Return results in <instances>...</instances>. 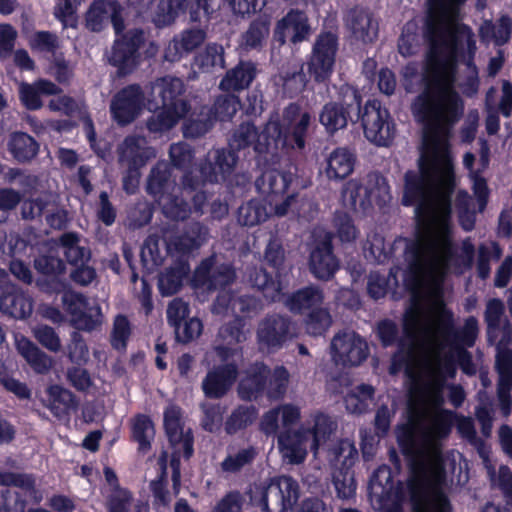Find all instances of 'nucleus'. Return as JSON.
Here are the masks:
<instances>
[{"mask_svg":"<svg viewBox=\"0 0 512 512\" xmlns=\"http://www.w3.org/2000/svg\"><path fill=\"white\" fill-rule=\"evenodd\" d=\"M418 171L405 174L402 203L415 205L416 232L405 240L407 269L404 282L413 292L404 316L405 339L394 355L390 373L404 369L410 425L399 430L415 446L441 449L451 433L454 414L441 408L443 389L456 374L455 362L467 375L477 371L464 347L452 343L449 315L444 311L442 281L449 271L471 268L475 254L470 238L454 245L450 195L454 186L452 162H418Z\"/></svg>","mask_w":512,"mask_h":512,"instance_id":"obj_1","label":"nucleus"},{"mask_svg":"<svg viewBox=\"0 0 512 512\" xmlns=\"http://www.w3.org/2000/svg\"><path fill=\"white\" fill-rule=\"evenodd\" d=\"M312 116L296 103H291L279 112L271 113L261 131L253 124L244 123L232 135L229 146L232 150L252 147L259 155L275 154L279 146L303 149Z\"/></svg>","mask_w":512,"mask_h":512,"instance_id":"obj_2","label":"nucleus"},{"mask_svg":"<svg viewBox=\"0 0 512 512\" xmlns=\"http://www.w3.org/2000/svg\"><path fill=\"white\" fill-rule=\"evenodd\" d=\"M402 452L410 458L411 477L409 489L413 511L439 512L440 509L451 512L443 487L447 481L445 465L448 459L442 456V448L432 451L430 447L415 446L411 440L403 438Z\"/></svg>","mask_w":512,"mask_h":512,"instance_id":"obj_3","label":"nucleus"},{"mask_svg":"<svg viewBox=\"0 0 512 512\" xmlns=\"http://www.w3.org/2000/svg\"><path fill=\"white\" fill-rule=\"evenodd\" d=\"M199 173L194 169L183 178V186H177L171 179L170 168L165 162H158L151 170L147 191L161 206L163 213L173 220H185L192 212L202 215L207 197L203 192H197L193 195V210L180 198L179 195H190L192 190L196 189L197 177Z\"/></svg>","mask_w":512,"mask_h":512,"instance_id":"obj_4","label":"nucleus"},{"mask_svg":"<svg viewBox=\"0 0 512 512\" xmlns=\"http://www.w3.org/2000/svg\"><path fill=\"white\" fill-rule=\"evenodd\" d=\"M504 304L499 299L487 302L485 321L490 342L496 344V370L498 372V400L502 413L508 416L511 411L510 392L512 390V350L507 344L512 337V328L507 320L503 319Z\"/></svg>","mask_w":512,"mask_h":512,"instance_id":"obj_5","label":"nucleus"},{"mask_svg":"<svg viewBox=\"0 0 512 512\" xmlns=\"http://www.w3.org/2000/svg\"><path fill=\"white\" fill-rule=\"evenodd\" d=\"M336 423L328 415L316 412L296 429L281 431L277 436V445L284 461L289 464H302L309 451L315 455L336 431Z\"/></svg>","mask_w":512,"mask_h":512,"instance_id":"obj_6","label":"nucleus"},{"mask_svg":"<svg viewBox=\"0 0 512 512\" xmlns=\"http://www.w3.org/2000/svg\"><path fill=\"white\" fill-rule=\"evenodd\" d=\"M258 306L257 300L251 296L234 298L229 291L222 290L213 305V312L219 315L235 316V319L233 323L220 329L219 336L225 345L217 346L207 357L215 355L219 360L225 362L238 355L239 350L231 347V345L246 340V334L243 330L244 322L241 315L256 311Z\"/></svg>","mask_w":512,"mask_h":512,"instance_id":"obj_7","label":"nucleus"},{"mask_svg":"<svg viewBox=\"0 0 512 512\" xmlns=\"http://www.w3.org/2000/svg\"><path fill=\"white\" fill-rule=\"evenodd\" d=\"M185 91L181 79L165 76L151 85V92L161 99V110L151 116L146 123L151 133H164L175 127L190 110L188 102L182 97Z\"/></svg>","mask_w":512,"mask_h":512,"instance_id":"obj_8","label":"nucleus"},{"mask_svg":"<svg viewBox=\"0 0 512 512\" xmlns=\"http://www.w3.org/2000/svg\"><path fill=\"white\" fill-rule=\"evenodd\" d=\"M361 124L366 139L377 145H390L395 136V125L389 111L378 100H369L361 111Z\"/></svg>","mask_w":512,"mask_h":512,"instance_id":"obj_9","label":"nucleus"},{"mask_svg":"<svg viewBox=\"0 0 512 512\" xmlns=\"http://www.w3.org/2000/svg\"><path fill=\"white\" fill-rule=\"evenodd\" d=\"M337 51L338 38L334 33L323 32L316 37L307 62L308 73L316 82H325L331 77Z\"/></svg>","mask_w":512,"mask_h":512,"instance_id":"obj_10","label":"nucleus"},{"mask_svg":"<svg viewBox=\"0 0 512 512\" xmlns=\"http://www.w3.org/2000/svg\"><path fill=\"white\" fill-rule=\"evenodd\" d=\"M369 495L376 509L385 512H402L400 502L403 499L402 488L395 486L389 466H380L369 483Z\"/></svg>","mask_w":512,"mask_h":512,"instance_id":"obj_11","label":"nucleus"},{"mask_svg":"<svg viewBox=\"0 0 512 512\" xmlns=\"http://www.w3.org/2000/svg\"><path fill=\"white\" fill-rule=\"evenodd\" d=\"M62 302L76 329L90 332L103 324L104 315L96 301L90 302L81 294L65 291Z\"/></svg>","mask_w":512,"mask_h":512,"instance_id":"obj_12","label":"nucleus"},{"mask_svg":"<svg viewBox=\"0 0 512 512\" xmlns=\"http://www.w3.org/2000/svg\"><path fill=\"white\" fill-rule=\"evenodd\" d=\"M145 96L137 84L129 85L117 92L111 100L112 118L121 126L138 118L145 108Z\"/></svg>","mask_w":512,"mask_h":512,"instance_id":"obj_13","label":"nucleus"},{"mask_svg":"<svg viewBox=\"0 0 512 512\" xmlns=\"http://www.w3.org/2000/svg\"><path fill=\"white\" fill-rule=\"evenodd\" d=\"M144 44L142 30L133 29L118 37L109 55V62L121 75L130 73L138 64V50Z\"/></svg>","mask_w":512,"mask_h":512,"instance_id":"obj_14","label":"nucleus"},{"mask_svg":"<svg viewBox=\"0 0 512 512\" xmlns=\"http://www.w3.org/2000/svg\"><path fill=\"white\" fill-rule=\"evenodd\" d=\"M298 499V484L289 476L273 479L262 497V506L266 512H286Z\"/></svg>","mask_w":512,"mask_h":512,"instance_id":"obj_15","label":"nucleus"},{"mask_svg":"<svg viewBox=\"0 0 512 512\" xmlns=\"http://www.w3.org/2000/svg\"><path fill=\"white\" fill-rule=\"evenodd\" d=\"M368 345L355 332L337 334L331 341V355L336 364L356 366L368 356Z\"/></svg>","mask_w":512,"mask_h":512,"instance_id":"obj_16","label":"nucleus"},{"mask_svg":"<svg viewBox=\"0 0 512 512\" xmlns=\"http://www.w3.org/2000/svg\"><path fill=\"white\" fill-rule=\"evenodd\" d=\"M236 163L237 156L233 151L224 149L209 151L204 162L195 168L199 173V176H196V185L226 179L233 172Z\"/></svg>","mask_w":512,"mask_h":512,"instance_id":"obj_17","label":"nucleus"},{"mask_svg":"<svg viewBox=\"0 0 512 512\" xmlns=\"http://www.w3.org/2000/svg\"><path fill=\"white\" fill-rule=\"evenodd\" d=\"M295 334L294 325L287 318L279 315L264 319L257 331L260 348L268 351L282 347Z\"/></svg>","mask_w":512,"mask_h":512,"instance_id":"obj_18","label":"nucleus"},{"mask_svg":"<svg viewBox=\"0 0 512 512\" xmlns=\"http://www.w3.org/2000/svg\"><path fill=\"white\" fill-rule=\"evenodd\" d=\"M311 33L307 15L297 9L290 10L280 19L274 29V39L284 44L287 39L299 43L307 39Z\"/></svg>","mask_w":512,"mask_h":512,"instance_id":"obj_19","label":"nucleus"},{"mask_svg":"<svg viewBox=\"0 0 512 512\" xmlns=\"http://www.w3.org/2000/svg\"><path fill=\"white\" fill-rule=\"evenodd\" d=\"M119 161L127 169H139L156 157V151L143 136L130 135L119 146Z\"/></svg>","mask_w":512,"mask_h":512,"instance_id":"obj_20","label":"nucleus"},{"mask_svg":"<svg viewBox=\"0 0 512 512\" xmlns=\"http://www.w3.org/2000/svg\"><path fill=\"white\" fill-rule=\"evenodd\" d=\"M164 426L166 434L175 454L189 458L193 454V438L191 431H184L181 423V412L176 406L168 407L164 412Z\"/></svg>","mask_w":512,"mask_h":512,"instance_id":"obj_21","label":"nucleus"},{"mask_svg":"<svg viewBox=\"0 0 512 512\" xmlns=\"http://www.w3.org/2000/svg\"><path fill=\"white\" fill-rule=\"evenodd\" d=\"M301 419V408L297 405L286 403L278 405L265 412L261 418L260 428L268 436L280 433L283 430L292 429Z\"/></svg>","mask_w":512,"mask_h":512,"instance_id":"obj_22","label":"nucleus"},{"mask_svg":"<svg viewBox=\"0 0 512 512\" xmlns=\"http://www.w3.org/2000/svg\"><path fill=\"white\" fill-rule=\"evenodd\" d=\"M120 6L112 0L94 1L86 14V25L92 31H101L110 21L118 34L123 29Z\"/></svg>","mask_w":512,"mask_h":512,"instance_id":"obj_23","label":"nucleus"},{"mask_svg":"<svg viewBox=\"0 0 512 512\" xmlns=\"http://www.w3.org/2000/svg\"><path fill=\"white\" fill-rule=\"evenodd\" d=\"M234 278L235 273L230 266L221 265L214 268V259L208 258L197 267L192 282L196 288L211 290L228 285Z\"/></svg>","mask_w":512,"mask_h":512,"instance_id":"obj_24","label":"nucleus"},{"mask_svg":"<svg viewBox=\"0 0 512 512\" xmlns=\"http://www.w3.org/2000/svg\"><path fill=\"white\" fill-rule=\"evenodd\" d=\"M309 267L311 273L321 280H328L338 269V262L332 253L331 242L328 236H325L311 250Z\"/></svg>","mask_w":512,"mask_h":512,"instance_id":"obj_25","label":"nucleus"},{"mask_svg":"<svg viewBox=\"0 0 512 512\" xmlns=\"http://www.w3.org/2000/svg\"><path fill=\"white\" fill-rule=\"evenodd\" d=\"M205 39L206 32L202 29L184 30L169 42L164 52V58L169 62L178 61L199 47Z\"/></svg>","mask_w":512,"mask_h":512,"instance_id":"obj_26","label":"nucleus"},{"mask_svg":"<svg viewBox=\"0 0 512 512\" xmlns=\"http://www.w3.org/2000/svg\"><path fill=\"white\" fill-rule=\"evenodd\" d=\"M480 159L477 163V169L473 168L475 155L468 152L464 155L463 164L469 170L473 182V190L478 198L479 207L482 210L486 204L487 186L485 180L479 175L481 170L487 168L489 164V146L485 140H480Z\"/></svg>","mask_w":512,"mask_h":512,"instance_id":"obj_27","label":"nucleus"},{"mask_svg":"<svg viewBox=\"0 0 512 512\" xmlns=\"http://www.w3.org/2000/svg\"><path fill=\"white\" fill-rule=\"evenodd\" d=\"M236 376L237 366L231 363L208 372L202 382L205 395L210 398L223 396L234 383Z\"/></svg>","mask_w":512,"mask_h":512,"instance_id":"obj_28","label":"nucleus"},{"mask_svg":"<svg viewBox=\"0 0 512 512\" xmlns=\"http://www.w3.org/2000/svg\"><path fill=\"white\" fill-rule=\"evenodd\" d=\"M355 154L345 147L334 149L325 159L324 173L329 180L340 181L354 170Z\"/></svg>","mask_w":512,"mask_h":512,"instance_id":"obj_29","label":"nucleus"},{"mask_svg":"<svg viewBox=\"0 0 512 512\" xmlns=\"http://www.w3.org/2000/svg\"><path fill=\"white\" fill-rule=\"evenodd\" d=\"M346 25L352 36L363 43H370L377 37V23L373 20L372 16L364 10H351L347 15Z\"/></svg>","mask_w":512,"mask_h":512,"instance_id":"obj_30","label":"nucleus"},{"mask_svg":"<svg viewBox=\"0 0 512 512\" xmlns=\"http://www.w3.org/2000/svg\"><path fill=\"white\" fill-rule=\"evenodd\" d=\"M270 371L263 363L250 366L239 383L238 393L242 399L252 400L265 390Z\"/></svg>","mask_w":512,"mask_h":512,"instance_id":"obj_31","label":"nucleus"},{"mask_svg":"<svg viewBox=\"0 0 512 512\" xmlns=\"http://www.w3.org/2000/svg\"><path fill=\"white\" fill-rule=\"evenodd\" d=\"M60 88L46 79H39L32 84H19V97L23 105L29 110H37L42 107L41 95H56Z\"/></svg>","mask_w":512,"mask_h":512,"instance_id":"obj_32","label":"nucleus"},{"mask_svg":"<svg viewBox=\"0 0 512 512\" xmlns=\"http://www.w3.org/2000/svg\"><path fill=\"white\" fill-rule=\"evenodd\" d=\"M15 345L19 354L35 372L43 374L48 372L53 366V359L28 338L16 335Z\"/></svg>","mask_w":512,"mask_h":512,"instance_id":"obj_33","label":"nucleus"},{"mask_svg":"<svg viewBox=\"0 0 512 512\" xmlns=\"http://www.w3.org/2000/svg\"><path fill=\"white\" fill-rule=\"evenodd\" d=\"M358 459L354 442L343 439L333 444L328 450L327 460L331 471L350 470Z\"/></svg>","mask_w":512,"mask_h":512,"instance_id":"obj_34","label":"nucleus"},{"mask_svg":"<svg viewBox=\"0 0 512 512\" xmlns=\"http://www.w3.org/2000/svg\"><path fill=\"white\" fill-rule=\"evenodd\" d=\"M46 393L45 405L59 419L67 417L72 409L77 408V402L73 393L59 385L48 387Z\"/></svg>","mask_w":512,"mask_h":512,"instance_id":"obj_35","label":"nucleus"},{"mask_svg":"<svg viewBox=\"0 0 512 512\" xmlns=\"http://www.w3.org/2000/svg\"><path fill=\"white\" fill-rule=\"evenodd\" d=\"M323 300L322 290L316 286H308L289 296L285 301V305L294 313H303L307 310H315L323 303Z\"/></svg>","mask_w":512,"mask_h":512,"instance_id":"obj_36","label":"nucleus"},{"mask_svg":"<svg viewBox=\"0 0 512 512\" xmlns=\"http://www.w3.org/2000/svg\"><path fill=\"white\" fill-rule=\"evenodd\" d=\"M341 199L346 208L354 211H365L370 207L368 188L358 179H351L345 183Z\"/></svg>","mask_w":512,"mask_h":512,"instance_id":"obj_37","label":"nucleus"},{"mask_svg":"<svg viewBox=\"0 0 512 512\" xmlns=\"http://www.w3.org/2000/svg\"><path fill=\"white\" fill-rule=\"evenodd\" d=\"M256 75L253 63L241 62L234 69L227 72L220 82V89L224 91H236L247 88Z\"/></svg>","mask_w":512,"mask_h":512,"instance_id":"obj_38","label":"nucleus"},{"mask_svg":"<svg viewBox=\"0 0 512 512\" xmlns=\"http://www.w3.org/2000/svg\"><path fill=\"white\" fill-rule=\"evenodd\" d=\"M348 107V104L344 105L336 102L324 105L319 120L327 132L334 133L347 126L349 118Z\"/></svg>","mask_w":512,"mask_h":512,"instance_id":"obj_39","label":"nucleus"},{"mask_svg":"<svg viewBox=\"0 0 512 512\" xmlns=\"http://www.w3.org/2000/svg\"><path fill=\"white\" fill-rule=\"evenodd\" d=\"M0 310L14 318L23 319L32 313L31 299L22 292L6 293L0 299Z\"/></svg>","mask_w":512,"mask_h":512,"instance_id":"obj_40","label":"nucleus"},{"mask_svg":"<svg viewBox=\"0 0 512 512\" xmlns=\"http://www.w3.org/2000/svg\"><path fill=\"white\" fill-rule=\"evenodd\" d=\"M512 20L508 16H502L496 23L484 21L479 28L482 41H493L496 45L507 43L511 36Z\"/></svg>","mask_w":512,"mask_h":512,"instance_id":"obj_41","label":"nucleus"},{"mask_svg":"<svg viewBox=\"0 0 512 512\" xmlns=\"http://www.w3.org/2000/svg\"><path fill=\"white\" fill-rule=\"evenodd\" d=\"M38 148L37 142L26 133L14 132L10 135L8 149L19 162L34 158L38 153Z\"/></svg>","mask_w":512,"mask_h":512,"instance_id":"obj_42","label":"nucleus"},{"mask_svg":"<svg viewBox=\"0 0 512 512\" xmlns=\"http://www.w3.org/2000/svg\"><path fill=\"white\" fill-rule=\"evenodd\" d=\"M292 180V173L270 170L263 173L261 178L257 180V187L264 194L276 196L283 194Z\"/></svg>","mask_w":512,"mask_h":512,"instance_id":"obj_43","label":"nucleus"},{"mask_svg":"<svg viewBox=\"0 0 512 512\" xmlns=\"http://www.w3.org/2000/svg\"><path fill=\"white\" fill-rule=\"evenodd\" d=\"M189 0H160L153 16L158 27L168 26L184 14L188 8Z\"/></svg>","mask_w":512,"mask_h":512,"instance_id":"obj_44","label":"nucleus"},{"mask_svg":"<svg viewBox=\"0 0 512 512\" xmlns=\"http://www.w3.org/2000/svg\"><path fill=\"white\" fill-rule=\"evenodd\" d=\"M190 267L186 260L180 259L173 267L169 268L159 278V288L164 295L177 292L187 277Z\"/></svg>","mask_w":512,"mask_h":512,"instance_id":"obj_45","label":"nucleus"},{"mask_svg":"<svg viewBox=\"0 0 512 512\" xmlns=\"http://www.w3.org/2000/svg\"><path fill=\"white\" fill-rule=\"evenodd\" d=\"M195 66L202 72H213L225 67L224 48L222 45L211 43L195 57Z\"/></svg>","mask_w":512,"mask_h":512,"instance_id":"obj_46","label":"nucleus"},{"mask_svg":"<svg viewBox=\"0 0 512 512\" xmlns=\"http://www.w3.org/2000/svg\"><path fill=\"white\" fill-rule=\"evenodd\" d=\"M59 244L67 261L73 265L83 264L90 259L89 249L80 245L79 236L75 233H64Z\"/></svg>","mask_w":512,"mask_h":512,"instance_id":"obj_47","label":"nucleus"},{"mask_svg":"<svg viewBox=\"0 0 512 512\" xmlns=\"http://www.w3.org/2000/svg\"><path fill=\"white\" fill-rule=\"evenodd\" d=\"M279 278V277H276ZM250 281L269 301H280L282 298V283L279 279H274L266 270H255L250 275Z\"/></svg>","mask_w":512,"mask_h":512,"instance_id":"obj_48","label":"nucleus"},{"mask_svg":"<svg viewBox=\"0 0 512 512\" xmlns=\"http://www.w3.org/2000/svg\"><path fill=\"white\" fill-rule=\"evenodd\" d=\"M374 389L367 384H361L351 389L345 396V406L352 414L365 412L372 402Z\"/></svg>","mask_w":512,"mask_h":512,"instance_id":"obj_49","label":"nucleus"},{"mask_svg":"<svg viewBox=\"0 0 512 512\" xmlns=\"http://www.w3.org/2000/svg\"><path fill=\"white\" fill-rule=\"evenodd\" d=\"M465 0H428L427 20H459V9Z\"/></svg>","mask_w":512,"mask_h":512,"instance_id":"obj_50","label":"nucleus"},{"mask_svg":"<svg viewBox=\"0 0 512 512\" xmlns=\"http://www.w3.org/2000/svg\"><path fill=\"white\" fill-rule=\"evenodd\" d=\"M270 216L266 205L258 200L243 204L238 210V222L244 226H254L264 222Z\"/></svg>","mask_w":512,"mask_h":512,"instance_id":"obj_51","label":"nucleus"},{"mask_svg":"<svg viewBox=\"0 0 512 512\" xmlns=\"http://www.w3.org/2000/svg\"><path fill=\"white\" fill-rule=\"evenodd\" d=\"M269 21L257 19L253 21L247 31L242 35V45L247 49L259 48L269 35Z\"/></svg>","mask_w":512,"mask_h":512,"instance_id":"obj_52","label":"nucleus"},{"mask_svg":"<svg viewBox=\"0 0 512 512\" xmlns=\"http://www.w3.org/2000/svg\"><path fill=\"white\" fill-rule=\"evenodd\" d=\"M132 433L140 449H148L155 435L153 422L146 415H137L132 422Z\"/></svg>","mask_w":512,"mask_h":512,"instance_id":"obj_53","label":"nucleus"},{"mask_svg":"<svg viewBox=\"0 0 512 512\" xmlns=\"http://www.w3.org/2000/svg\"><path fill=\"white\" fill-rule=\"evenodd\" d=\"M193 236L184 235L177 239L172 245L167 247V251L172 253L173 250L185 255L198 248L205 240L206 230L199 224L193 226Z\"/></svg>","mask_w":512,"mask_h":512,"instance_id":"obj_54","label":"nucleus"},{"mask_svg":"<svg viewBox=\"0 0 512 512\" xmlns=\"http://www.w3.org/2000/svg\"><path fill=\"white\" fill-rule=\"evenodd\" d=\"M256 451L252 447L230 452L221 463V468L227 473H236L248 465L255 458Z\"/></svg>","mask_w":512,"mask_h":512,"instance_id":"obj_55","label":"nucleus"},{"mask_svg":"<svg viewBox=\"0 0 512 512\" xmlns=\"http://www.w3.org/2000/svg\"><path fill=\"white\" fill-rule=\"evenodd\" d=\"M501 249L495 242L483 243L478 248L477 270L481 278L485 279L490 274V261L498 260Z\"/></svg>","mask_w":512,"mask_h":512,"instance_id":"obj_56","label":"nucleus"},{"mask_svg":"<svg viewBox=\"0 0 512 512\" xmlns=\"http://www.w3.org/2000/svg\"><path fill=\"white\" fill-rule=\"evenodd\" d=\"M289 383V372L283 367H276L270 375L268 381L266 380V393L271 399L281 398L287 389Z\"/></svg>","mask_w":512,"mask_h":512,"instance_id":"obj_57","label":"nucleus"},{"mask_svg":"<svg viewBox=\"0 0 512 512\" xmlns=\"http://www.w3.org/2000/svg\"><path fill=\"white\" fill-rule=\"evenodd\" d=\"M332 480L338 498L348 500L355 496L356 482L350 470L332 471Z\"/></svg>","mask_w":512,"mask_h":512,"instance_id":"obj_58","label":"nucleus"},{"mask_svg":"<svg viewBox=\"0 0 512 512\" xmlns=\"http://www.w3.org/2000/svg\"><path fill=\"white\" fill-rule=\"evenodd\" d=\"M420 45L419 35L417 33V25L413 22L407 23L400 36L398 42V50L404 57L415 54Z\"/></svg>","mask_w":512,"mask_h":512,"instance_id":"obj_59","label":"nucleus"},{"mask_svg":"<svg viewBox=\"0 0 512 512\" xmlns=\"http://www.w3.org/2000/svg\"><path fill=\"white\" fill-rule=\"evenodd\" d=\"M212 117L209 110H202L197 117L189 118L184 125V136L195 138L207 133L214 122Z\"/></svg>","mask_w":512,"mask_h":512,"instance_id":"obj_60","label":"nucleus"},{"mask_svg":"<svg viewBox=\"0 0 512 512\" xmlns=\"http://www.w3.org/2000/svg\"><path fill=\"white\" fill-rule=\"evenodd\" d=\"M331 323L332 319L329 312L326 309L318 308L310 312L305 325L309 334L319 336L329 329Z\"/></svg>","mask_w":512,"mask_h":512,"instance_id":"obj_61","label":"nucleus"},{"mask_svg":"<svg viewBox=\"0 0 512 512\" xmlns=\"http://www.w3.org/2000/svg\"><path fill=\"white\" fill-rule=\"evenodd\" d=\"M33 337L47 350L57 353L62 344L56 331L48 325H37L32 328Z\"/></svg>","mask_w":512,"mask_h":512,"instance_id":"obj_62","label":"nucleus"},{"mask_svg":"<svg viewBox=\"0 0 512 512\" xmlns=\"http://www.w3.org/2000/svg\"><path fill=\"white\" fill-rule=\"evenodd\" d=\"M367 182L366 187L368 188L370 205L373 201L385 203L390 198V187L384 177L378 174H370Z\"/></svg>","mask_w":512,"mask_h":512,"instance_id":"obj_63","label":"nucleus"},{"mask_svg":"<svg viewBox=\"0 0 512 512\" xmlns=\"http://www.w3.org/2000/svg\"><path fill=\"white\" fill-rule=\"evenodd\" d=\"M131 502V493L127 489L115 485L107 496L108 512H129Z\"/></svg>","mask_w":512,"mask_h":512,"instance_id":"obj_64","label":"nucleus"}]
</instances>
